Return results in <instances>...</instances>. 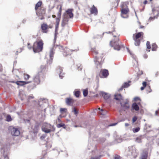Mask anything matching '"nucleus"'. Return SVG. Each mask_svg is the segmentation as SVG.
Segmentation results:
<instances>
[{
    "instance_id": "55",
    "label": "nucleus",
    "mask_w": 159,
    "mask_h": 159,
    "mask_svg": "<svg viewBox=\"0 0 159 159\" xmlns=\"http://www.w3.org/2000/svg\"><path fill=\"white\" fill-rule=\"evenodd\" d=\"M30 45V43H28V48L29 49H31V48H32V47H30L29 46V45Z\"/></svg>"
},
{
    "instance_id": "19",
    "label": "nucleus",
    "mask_w": 159,
    "mask_h": 159,
    "mask_svg": "<svg viewBox=\"0 0 159 159\" xmlns=\"http://www.w3.org/2000/svg\"><path fill=\"white\" fill-rule=\"evenodd\" d=\"M47 101V100L45 99H41L37 103L38 105H39V106L41 107L42 106V104L45 103Z\"/></svg>"
},
{
    "instance_id": "25",
    "label": "nucleus",
    "mask_w": 159,
    "mask_h": 159,
    "mask_svg": "<svg viewBox=\"0 0 159 159\" xmlns=\"http://www.w3.org/2000/svg\"><path fill=\"white\" fill-rule=\"evenodd\" d=\"M57 72H59V77L61 79H62L63 76H62L61 75L62 73V68L61 67H59L58 69L57 70Z\"/></svg>"
},
{
    "instance_id": "35",
    "label": "nucleus",
    "mask_w": 159,
    "mask_h": 159,
    "mask_svg": "<svg viewBox=\"0 0 159 159\" xmlns=\"http://www.w3.org/2000/svg\"><path fill=\"white\" fill-rule=\"evenodd\" d=\"M140 129V128L139 127H137L135 128H133L132 131L134 133H137L139 132Z\"/></svg>"
},
{
    "instance_id": "39",
    "label": "nucleus",
    "mask_w": 159,
    "mask_h": 159,
    "mask_svg": "<svg viewBox=\"0 0 159 159\" xmlns=\"http://www.w3.org/2000/svg\"><path fill=\"white\" fill-rule=\"evenodd\" d=\"M80 92L79 91H75L74 94L76 97H78L79 96Z\"/></svg>"
},
{
    "instance_id": "16",
    "label": "nucleus",
    "mask_w": 159,
    "mask_h": 159,
    "mask_svg": "<svg viewBox=\"0 0 159 159\" xmlns=\"http://www.w3.org/2000/svg\"><path fill=\"white\" fill-rule=\"evenodd\" d=\"M98 109L99 110L98 113L102 116L105 115L107 113V111L101 109L100 108H98Z\"/></svg>"
},
{
    "instance_id": "11",
    "label": "nucleus",
    "mask_w": 159,
    "mask_h": 159,
    "mask_svg": "<svg viewBox=\"0 0 159 159\" xmlns=\"http://www.w3.org/2000/svg\"><path fill=\"white\" fill-rule=\"evenodd\" d=\"M41 75V72H40L34 77L33 80L36 84H38L40 83V76Z\"/></svg>"
},
{
    "instance_id": "28",
    "label": "nucleus",
    "mask_w": 159,
    "mask_h": 159,
    "mask_svg": "<svg viewBox=\"0 0 159 159\" xmlns=\"http://www.w3.org/2000/svg\"><path fill=\"white\" fill-rule=\"evenodd\" d=\"M66 102L67 105H70L72 103V99L70 98H67L66 99Z\"/></svg>"
},
{
    "instance_id": "6",
    "label": "nucleus",
    "mask_w": 159,
    "mask_h": 159,
    "mask_svg": "<svg viewBox=\"0 0 159 159\" xmlns=\"http://www.w3.org/2000/svg\"><path fill=\"white\" fill-rule=\"evenodd\" d=\"M121 16L123 18H127L128 17L129 10L125 2H123L121 6Z\"/></svg>"
},
{
    "instance_id": "14",
    "label": "nucleus",
    "mask_w": 159,
    "mask_h": 159,
    "mask_svg": "<svg viewBox=\"0 0 159 159\" xmlns=\"http://www.w3.org/2000/svg\"><path fill=\"white\" fill-rule=\"evenodd\" d=\"M144 138V135H140L135 139V141L138 143H141L142 142V139Z\"/></svg>"
},
{
    "instance_id": "32",
    "label": "nucleus",
    "mask_w": 159,
    "mask_h": 159,
    "mask_svg": "<svg viewBox=\"0 0 159 159\" xmlns=\"http://www.w3.org/2000/svg\"><path fill=\"white\" fill-rule=\"evenodd\" d=\"M133 61V63L134 64V65H133V66L134 67H137L138 66V61L135 58H134Z\"/></svg>"
},
{
    "instance_id": "45",
    "label": "nucleus",
    "mask_w": 159,
    "mask_h": 159,
    "mask_svg": "<svg viewBox=\"0 0 159 159\" xmlns=\"http://www.w3.org/2000/svg\"><path fill=\"white\" fill-rule=\"evenodd\" d=\"M65 126V124H60L57 125V126L58 128H60Z\"/></svg>"
},
{
    "instance_id": "62",
    "label": "nucleus",
    "mask_w": 159,
    "mask_h": 159,
    "mask_svg": "<svg viewBox=\"0 0 159 159\" xmlns=\"http://www.w3.org/2000/svg\"><path fill=\"white\" fill-rule=\"evenodd\" d=\"M60 117L61 118V117H65V116H62V115H60Z\"/></svg>"
},
{
    "instance_id": "21",
    "label": "nucleus",
    "mask_w": 159,
    "mask_h": 159,
    "mask_svg": "<svg viewBox=\"0 0 159 159\" xmlns=\"http://www.w3.org/2000/svg\"><path fill=\"white\" fill-rule=\"evenodd\" d=\"M101 94L105 99H107L110 97V95L107 93L101 92Z\"/></svg>"
},
{
    "instance_id": "36",
    "label": "nucleus",
    "mask_w": 159,
    "mask_h": 159,
    "mask_svg": "<svg viewBox=\"0 0 159 159\" xmlns=\"http://www.w3.org/2000/svg\"><path fill=\"white\" fill-rule=\"evenodd\" d=\"M30 76L27 74H24V77L25 80H28L30 78Z\"/></svg>"
},
{
    "instance_id": "42",
    "label": "nucleus",
    "mask_w": 159,
    "mask_h": 159,
    "mask_svg": "<svg viewBox=\"0 0 159 159\" xmlns=\"http://www.w3.org/2000/svg\"><path fill=\"white\" fill-rule=\"evenodd\" d=\"M7 121H10L11 120V116L10 115H8L7 116L6 118Z\"/></svg>"
},
{
    "instance_id": "59",
    "label": "nucleus",
    "mask_w": 159,
    "mask_h": 159,
    "mask_svg": "<svg viewBox=\"0 0 159 159\" xmlns=\"http://www.w3.org/2000/svg\"><path fill=\"white\" fill-rule=\"evenodd\" d=\"M127 51H128L129 53L131 54V55H132V54L131 53V52H130L129 51V49L128 48H127Z\"/></svg>"
},
{
    "instance_id": "22",
    "label": "nucleus",
    "mask_w": 159,
    "mask_h": 159,
    "mask_svg": "<svg viewBox=\"0 0 159 159\" xmlns=\"http://www.w3.org/2000/svg\"><path fill=\"white\" fill-rule=\"evenodd\" d=\"M130 82L129 81V82H125L124 83L123 85L120 89H119V91L122 90L123 88H126L128 87L130 84H129V83H130Z\"/></svg>"
},
{
    "instance_id": "1",
    "label": "nucleus",
    "mask_w": 159,
    "mask_h": 159,
    "mask_svg": "<svg viewBox=\"0 0 159 159\" xmlns=\"http://www.w3.org/2000/svg\"><path fill=\"white\" fill-rule=\"evenodd\" d=\"M73 14L72 13V9H69L64 13L63 18L62 20L61 26L63 27L65 26L67 24L69 19L72 18Z\"/></svg>"
},
{
    "instance_id": "46",
    "label": "nucleus",
    "mask_w": 159,
    "mask_h": 159,
    "mask_svg": "<svg viewBox=\"0 0 159 159\" xmlns=\"http://www.w3.org/2000/svg\"><path fill=\"white\" fill-rule=\"evenodd\" d=\"M114 159H120V157L118 155H116L114 157Z\"/></svg>"
},
{
    "instance_id": "5",
    "label": "nucleus",
    "mask_w": 159,
    "mask_h": 159,
    "mask_svg": "<svg viewBox=\"0 0 159 159\" xmlns=\"http://www.w3.org/2000/svg\"><path fill=\"white\" fill-rule=\"evenodd\" d=\"M92 51L93 52L94 57V61L95 64L97 65V67H101V62L102 60V58L101 57H99V56H96L98 53V51L95 48H93L92 49Z\"/></svg>"
},
{
    "instance_id": "30",
    "label": "nucleus",
    "mask_w": 159,
    "mask_h": 159,
    "mask_svg": "<svg viewBox=\"0 0 159 159\" xmlns=\"http://www.w3.org/2000/svg\"><path fill=\"white\" fill-rule=\"evenodd\" d=\"M143 35V32H139L136 35L135 39H138V38L140 37L141 36Z\"/></svg>"
},
{
    "instance_id": "60",
    "label": "nucleus",
    "mask_w": 159,
    "mask_h": 159,
    "mask_svg": "<svg viewBox=\"0 0 159 159\" xmlns=\"http://www.w3.org/2000/svg\"><path fill=\"white\" fill-rule=\"evenodd\" d=\"M147 3V1L146 0L145 1L143 2L144 4H146Z\"/></svg>"
},
{
    "instance_id": "52",
    "label": "nucleus",
    "mask_w": 159,
    "mask_h": 159,
    "mask_svg": "<svg viewBox=\"0 0 159 159\" xmlns=\"http://www.w3.org/2000/svg\"><path fill=\"white\" fill-rule=\"evenodd\" d=\"M142 84H143V86H144V87H145L146 86V82H143L142 83Z\"/></svg>"
},
{
    "instance_id": "48",
    "label": "nucleus",
    "mask_w": 159,
    "mask_h": 159,
    "mask_svg": "<svg viewBox=\"0 0 159 159\" xmlns=\"http://www.w3.org/2000/svg\"><path fill=\"white\" fill-rule=\"evenodd\" d=\"M77 66L78 69H79V70H81L82 69V66L80 64H79L78 65H77Z\"/></svg>"
},
{
    "instance_id": "44",
    "label": "nucleus",
    "mask_w": 159,
    "mask_h": 159,
    "mask_svg": "<svg viewBox=\"0 0 159 159\" xmlns=\"http://www.w3.org/2000/svg\"><path fill=\"white\" fill-rule=\"evenodd\" d=\"M60 18H57L56 19V24L58 25H59V23L60 21Z\"/></svg>"
},
{
    "instance_id": "63",
    "label": "nucleus",
    "mask_w": 159,
    "mask_h": 159,
    "mask_svg": "<svg viewBox=\"0 0 159 159\" xmlns=\"http://www.w3.org/2000/svg\"><path fill=\"white\" fill-rule=\"evenodd\" d=\"M52 17L53 18H55L56 17V16L55 15H52Z\"/></svg>"
},
{
    "instance_id": "13",
    "label": "nucleus",
    "mask_w": 159,
    "mask_h": 159,
    "mask_svg": "<svg viewBox=\"0 0 159 159\" xmlns=\"http://www.w3.org/2000/svg\"><path fill=\"white\" fill-rule=\"evenodd\" d=\"M5 147L2 148H1V152L2 154H3L4 159H8V157L7 155V152H5Z\"/></svg>"
},
{
    "instance_id": "2",
    "label": "nucleus",
    "mask_w": 159,
    "mask_h": 159,
    "mask_svg": "<svg viewBox=\"0 0 159 159\" xmlns=\"http://www.w3.org/2000/svg\"><path fill=\"white\" fill-rule=\"evenodd\" d=\"M43 43L42 40H38L35 42L33 45V49L34 52L41 51L43 48Z\"/></svg>"
},
{
    "instance_id": "3",
    "label": "nucleus",
    "mask_w": 159,
    "mask_h": 159,
    "mask_svg": "<svg viewBox=\"0 0 159 159\" xmlns=\"http://www.w3.org/2000/svg\"><path fill=\"white\" fill-rule=\"evenodd\" d=\"M114 98L116 100L120 101V103L122 107L124 109H127L129 107V106L127 101L124 102H122L121 101L122 100V98L120 94H116L114 95Z\"/></svg>"
},
{
    "instance_id": "18",
    "label": "nucleus",
    "mask_w": 159,
    "mask_h": 159,
    "mask_svg": "<svg viewBox=\"0 0 159 159\" xmlns=\"http://www.w3.org/2000/svg\"><path fill=\"white\" fill-rule=\"evenodd\" d=\"M32 128L33 130V132L37 133L39 130V125L37 124H35L34 126L32 127Z\"/></svg>"
},
{
    "instance_id": "61",
    "label": "nucleus",
    "mask_w": 159,
    "mask_h": 159,
    "mask_svg": "<svg viewBox=\"0 0 159 159\" xmlns=\"http://www.w3.org/2000/svg\"><path fill=\"white\" fill-rule=\"evenodd\" d=\"M48 27L49 28H52V25H49L48 26Z\"/></svg>"
},
{
    "instance_id": "47",
    "label": "nucleus",
    "mask_w": 159,
    "mask_h": 159,
    "mask_svg": "<svg viewBox=\"0 0 159 159\" xmlns=\"http://www.w3.org/2000/svg\"><path fill=\"white\" fill-rule=\"evenodd\" d=\"M34 98V96H33V95H30V96H29L28 97V100H29L31 99H33Z\"/></svg>"
},
{
    "instance_id": "15",
    "label": "nucleus",
    "mask_w": 159,
    "mask_h": 159,
    "mask_svg": "<svg viewBox=\"0 0 159 159\" xmlns=\"http://www.w3.org/2000/svg\"><path fill=\"white\" fill-rule=\"evenodd\" d=\"M31 82V81H18L16 82V84L18 85L23 86L26 84H29Z\"/></svg>"
},
{
    "instance_id": "7",
    "label": "nucleus",
    "mask_w": 159,
    "mask_h": 159,
    "mask_svg": "<svg viewBox=\"0 0 159 159\" xmlns=\"http://www.w3.org/2000/svg\"><path fill=\"white\" fill-rule=\"evenodd\" d=\"M128 148V155L132 156L134 158L136 157L138 155V152L137 151L135 147L134 146H131L129 147Z\"/></svg>"
},
{
    "instance_id": "49",
    "label": "nucleus",
    "mask_w": 159,
    "mask_h": 159,
    "mask_svg": "<svg viewBox=\"0 0 159 159\" xmlns=\"http://www.w3.org/2000/svg\"><path fill=\"white\" fill-rule=\"evenodd\" d=\"M134 100L135 101H136L138 100H140V98L138 97H136L134 98Z\"/></svg>"
},
{
    "instance_id": "64",
    "label": "nucleus",
    "mask_w": 159,
    "mask_h": 159,
    "mask_svg": "<svg viewBox=\"0 0 159 159\" xmlns=\"http://www.w3.org/2000/svg\"><path fill=\"white\" fill-rule=\"evenodd\" d=\"M41 20H43L44 19V17L43 16H42L41 17L39 18Z\"/></svg>"
},
{
    "instance_id": "34",
    "label": "nucleus",
    "mask_w": 159,
    "mask_h": 159,
    "mask_svg": "<svg viewBox=\"0 0 159 159\" xmlns=\"http://www.w3.org/2000/svg\"><path fill=\"white\" fill-rule=\"evenodd\" d=\"M42 4V2L40 1L39 2L35 5V9L36 10L38 8L40 7Z\"/></svg>"
},
{
    "instance_id": "29",
    "label": "nucleus",
    "mask_w": 159,
    "mask_h": 159,
    "mask_svg": "<svg viewBox=\"0 0 159 159\" xmlns=\"http://www.w3.org/2000/svg\"><path fill=\"white\" fill-rule=\"evenodd\" d=\"M61 9H62V7L60 6L59 10V11L57 13V16H58L57 18H61Z\"/></svg>"
},
{
    "instance_id": "41",
    "label": "nucleus",
    "mask_w": 159,
    "mask_h": 159,
    "mask_svg": "<svg viewBox=\"0 0 159 159\" xmlns=\"http://www.w3.org/2000/svg\"><path fill=\"white\" fill-rule=\"evenodd\" d=\"M73 112H74V114L76 116H77V114L78 113V111L76 110V109L75 108H73V110L72 111Z\"/></svg>"
},
{
    "instance_id": "43",
    "label": "nucleus",
    "mask_w": 159,
    "mask_h": 159,
    "mask_svg": "<svg viewBox=\"0 0 159 159\" xmlns=\"http://www.w3.org/2000/svg\"><path fill=\"white\" fill-rule=\"evenodd\" d=\"M137 119V117L136 116H134L133 117L132 119V122L134 123L135 121H136Z\"/></svg>"
},
{
    "instance_id": "40",
    "label": "nucleus",
    "mask_w": 159,
    "mask_h": 159,
    "mask_svg": "<svg viewBox=\"0 0 159 159\" xmlns=\"http://www.w3.org/2000/svg\"><path fill=\"white\" fill-rule=\"evenodd\" d=\"M147 48L148 49L151 48L150 44V42L147 41L146 43Z\"/></svg>"
},
{
    "instance_id": "20",
    "label": "nucleus",
    "mask_w": 159,
    "mask_h": 159,
    "mask_svg": "<svg viewBox=\"0 0 159 159\" xmlns=\"http://www.w3.org/2000/svg\"><path fill=\"white\" fill-rule=\"evenodd\" d=\"M132 108L134 110L136 111H138L139 109V107L136 103H134L133 104Z\"/></svg>"
},
{
    "instance_id": "17",
    "label": "nucleus",
    "mask_w": 159,
    "mask_h": 159,
    "mask_svg": "<svg viewBox=\"0 0 159 159\" xmlns=\"http://www.w3.org/2000/svg\"><path fill=\"white\" fill-rule=\"evenodd\" d=\"M41 27L43 32L46 33L47 32V29L48 28V26L47 24H42Z\"/></svg>"
},
{
    "instance_id": "9",
    "label": "nucleus",
    "mask_w": 159,
    "mask_h": 159,
    "mask_svg": "<svg viewBox=\"0 0 159 159\" xmlns=\"http://www.w3.org/2000/svg\"><path fill=\"white\" fill-rule=\"evenodd\" d=\"M57 47H58L59 49L61 50V51H62L63 52V55L64 56H66L67 55H70L71 54V52L73 50H71L69 49L68 48H67L66 47L65 48H64L63 47L59 45L57 46Z\"/></svg>"
},
{
    "instance_id": "12",
    "label": "nucleus",
    "mask_w": 159,
    "mask_h": 159,
    "mask_svg": "<svg viewBox=\"0 0 159 159\" xmlns=\"http://www.w3.org/2000/svg\"><path fill=\"white\" fill-rule=\"evenodd\" d=\"M54 54V52H53V48H52L50 49L49 55L50 60L47 61V62L48 64H50L52 63L53 57Z\"/></svg>"
},
{
    "instance_id": "51",
    "label": "nucleus",
    "mask_w": 159,
    "mask_h": 159,
    "mask_svg": "<svg viewBox=\"0 0 159 159\" xmlns=\"http://www.w3.org/2000/svg\"><path fill=\"white\" fill-rule=\"evenodd\" d=\"M46 137V135L45 134H44V135H42L40 137V138L43 139H44Z\"/></svg>"
},
{
    "instance_id": "58",
    "label": "nucleus",
    "mask_w": 159,
    "mask_h": 159,
    "mask_svg": "<svg viewBox=\"0 0 159 159\" xmlns=\"http://www.w3.org/2000/svg\"><path fill=\"white\" fill-rule=\"evenodd\" d=\"M158 113V111H155V115L156 116H157V115Z\"/></svg>"
},
{
    "instance_id": "53",
    "label": "nucleus",
    "mask_w": 159,
    "mask_h": 159,
    "mask_svg": "<svg viewBox=\"0 0 159 159\" xmlns=\"http://www.w3.org/2000/svg\"><path fill=\"white\" fill-rule=\"evenodd\" d=\"M117 123H112V124H111L110 125V126H115V125H116Z\"/></svg>"
},
{
    "instance_id": "24",
    "label": "nucleus",
    "mask_w": 159,
    "mask_h": 159,
    "mask_svg": "<svg viewBox=\"0 0 159 159\" xmlns=\"http://www.w3.org/2000/svg\"><path fill=\"white\" fill-rule=\"evenodd\" d=\"M59 25L56 24L55 26V33L54 34V41H55L57 38V35L58 34L57 31L58 30Z\"/></svg>"
},
{
    "instance_id": "38",
    "label": "nucleus",
    "mask_w": 159,
    "mask_h": 159,
    "mask_svg": "<svg viewBox=\"0 0 159 159\" xmlns=\"http://www.w3.org/2000/svg\"><path fill=\"white\" fill-rule=\"evenodd\" d=\"M88 94V91L87 89H86L83 90V94L84 97H86L87 96Z\"/></svg>"
},
{
    "instance_id": "10",
    "label": "nucleus",
    "mask_w": 159,
    "mask_h": 159,
    "mask_svg": "<svg viewBox=\"0 0 159 159\" xmlns=\"http://www.w3.org/2000/svg\"><path fill=\"white\" fill-rule=\"evenodd\" d=\"M10 131L11 135L14 136H18L20 134V132L18 129L11 127L10 128Z\"/></svg>"
},
{
    "instance_id": "54",
    "label": "nucleus",
    "mask_w": 159,
    "mask_h": 159,
    "mask_svg": "<svg viewBox=\"0 0 159 159\" xmlns=\"http://www.w3.org/2000/svg\"><path fill=\"white\" fill-rule=\"evenodd\" d=\"M125 126L127 127L129 125V124L128 123H125Z\"/></svg>"
},
{
    "instance_id": "4",
    "label": "nucleus",
    "mask_w": 159,
    "mask_h": 159,
    "mask_svg": "<svg viewBox=\"0 0 159 159\" xmlns=\"http://www.w3.org/2000/svg\"><path fill=\"white\" fill-rule=\"evenodd\" d=\"M42 129L43 131L46 133H48L51 132H53L55 130V128L53 125L47 123H44L42 127Z\"/></svg>"
},
{
    "instance_id": "23",
    "label": "nucleus",
    "mask_w": 159,
    "mask_h": 159,
    "mask_svg": "<svg viewBox=\"0 0 159 159\" xmlns=\"http://www.w3.org/2000/svg\"><path fill=\"white\" fill-rule=\"evenodd\" d=\"M90 11L91 13L94 14L95 15H97L98 13L97 9L94 7V5H93V7L91 9Z\"/></svg>"
},
{
    "instance_id": "31",
    "label": "nucleus",
    "mask_w": 159,
    "mask_h": 159,
    "mask_svg": "<svg viewBox=\"0 0 159 159\" xmlns=\"http://www.w3.org/2000/svg\"><path fill=\"white\" fill-rule=\"evenodd\" d=\"M134 39L135 41V45L137 46L139 45L140 44V40L138 39H136L134 38Z\"/></svg>"
},
{
    "instance_id": "27",
    "label": "nucleus",
    "mask_w": 159,
    "mask_h": 159,
    "mask_svg": "<svg viewBox=\"0 0 159 159\" xmlns=\"http://www.w3.org/2000/svg\"><path fill=\"white\" fill-rule=\"evenodd\" d=\"M102 75L104 77H107L108 75V71L107 70H104L102 72Z\"/></svg>"
},
{
    "instance_id": "26",
    "label": "nucleus",
    "mask_w": 159,
    "mask_h": 159,
    "mask_svg": "<svg viewBox=\"0 0 159 159\" xmlns=\"http://www.w3.org/2000/svg\"><path fill=\"white\" fill-rule=\"evenodd\" d=\"M148 157V153L147 152H145L143 153L141 155V158L147 159Z\"/></svg>"
},
{
    "instance_id": "56",
    "label": "nucleus",
    "mask_w": 159,
    "mask_h": 159,
    "mask_svg": "<svg viewBox=\"0 0 159 159\" xmlns=\"http://www.w3.org/2000/svg\"><path fill=\"white\" fill-rule=\"evenodd\" d=\"M145 88V87H144V86L141 87V90H143Z\"/></svg>"
},
{
    "instance_id": "33",
    "label": "nucleus",
    "mask_w": 159,
    "mask_h": 159,
    "mask_svg": "<svg viewBox=\"0 0 159 159\" xmlns=\"http://www.w3.org/2000/svg\"><path fill=\"white\" fill-rule=\"evenodd\" d=\"M157 48V46L155 43H153L152 45V50L155 51L156 50Z\"/></svg>"
},
{
    "instance_id": "8",
    "label": "nucleus",
    "mask_w": 159,
    "mask_h": 159,
    "mask_svg": "<svg viewBox=\"0 0 159 159\" xmlns=\"http://www.w3.org/2000/svg\"><path fill=\"white\" fill-rule=\"evenodd\" d=\"M110 45L114 47L115 49L119 50L120 48V42L119 41L118 38H116L114 40L111 41L110 42Z\"/></svg>"
},
{
    "instance_id": "37",
    "label": "nucleus",
    "mask_w": 159,
    "mask_h": 159,
    "mask_svg": "<svg viewBox=\"0 0 159 159\" xmlns=\"http://www.w3.org/2000/svg\"><path fill=\"white\" fill-rule=\"evenodd\" d=\"M60 111L62 114L66 113L67 111V109L65 108H61Z\"/></svg>"
},
{
    "instance_id": "57",
    "label": "nucleus",
    "mask_w": 159,
    "mask_h": 159,
    "mask_svg": "<svg viewBox=\"0 0 159 159\" xmlns=\"http://www.w3.org/2000/svg\"><path fill=\"white\" fill-rule=\"evenodd\" d=\"M144 57L145 58H147L148 57V55L146 54L144 55Z\"/></svg>"
},
{
    "instance_id": "50",
    "label": "nucleus",
    "mask_w": 159,
    "mask_h": 159,
    "mask_svg": "<svg viewBox=\"0 0 159 159\" xmlns=\"http://www.w3.org/2000/svg\"><path fill=\"white\" fill-rule=\"evenodd\" d=\"M105 141V139L104 138H102L101 139V141L99 142L100 143H102L104 142Z\"/></svg>"
}]
</instances>
